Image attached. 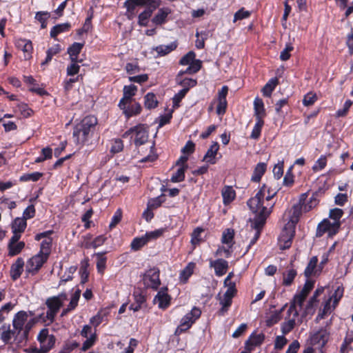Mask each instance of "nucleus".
Wrapping results in <instances>:
<instances>
[{
  "label": "nucleus",
  "instance_id": "bf43d9fd",
  "mask_svg": "<svg viewBox=\"0 0 353 353\" xmlns=\"http://www.w3.org/2000/svg\"><path fill=\"white\" fill-rule=\"evenodd\" d=\"M78 62H81V60H77V61H71V63L67 68L68 75L73 76L79 72L80 67L77 64Z\"/></svg>",
  "mask_w": 353,
  "mask_h": 353
},
{
  "label": "nucleus",
  "instance_id": "bb28decb",
  "mask_svg": "<svg viewBox=\"0 0 353 353\" xmlns=\"http://www.w3.org/2000/svg\"><path fill=\"white\" fill-rule=\"evenodd\" d=\"M17 46L19 48H21L25 53L24 58L26 59H29L30 57V53L32 50V45L31 41H26L24 39H20L17 41Z\"/></svg>",
  "mask_w": 353,
  "mask_h": 353
},
{
  "label": "nucleus",
  "instance_id": "37998d69",
  "mask_svg": "<svg viewBox=\"0 0 353 353\" xmlns=\"http://www.w3.org/2000/svg\"><path fill=\"white\" fill-rule=\"evenodd\" d=\"M25 247V243L20 241L14 244H8L9 255L15 256L19 254Z\"/></svg>",
  "mask_w": 353,
  "mask_h": 353
},
{
  "label": "nucleus",
  "instance_id": "49530a36",
  "mask_svg": "<svg viewBox=\"0 0 353 353\" xmlns=\"http://www.w3.org/2000/svg\"><path fill=\"white\" fill-rule=\"evenodd\" d=\"M194 268V263H189L186 268L181 272L180 279L183 283H186L188 278L192 274Z\"/></svg>",
  "mask_w": 353,
  "mask_h": 353
},
{
  "label": "nucleus",
  "instance_id": "f704fd0d",
  "mask_svg": "<svg viewBox=\"0 0 353 353\" xmlns=\"http://www.w3.org/2000/svg\"><path fill=\"white\" fill-rule=\"evenodd\" d=\"M144 105L148 109H152L157 106L158 101L152 92H148L144 97Z\"/></svg>",
  "mask_w": 353,
  "mask_h": 353
},
{
  "label": "nucleus",
  "instance_id": "dca6fc26",
  "mask_svg": "<svg viewBox=\"0 0 353 353\" xmlns=\"http://www.w3.org/2000/svg\"><path fill=\"white\" fill-rule=\"evenodd\" d=\"M123 110L127 118L139 114L141 111V106L139 103H128L123 106H119Z\"/></svg>",
  "mask_w": 353,
  "mask_h": 353
},
{
  "label": "nucleus",
  "instance_id": "2f4dec72",
  "mask_svg": "<svg viewBox=\"0 0 353 353\" xmlns=\"http://www.w3.org/2000/svg\"><path fill=\"white\" fill-rule=\"evenodd\" d=\"M27 223L26 220L23 218L17 217L12 223V232H19L23 233L26 228Z\"/></svg>",
  "mask_w": 353,
  "mask_h": 353
},
{
  "label": "nucleus",
  "instance_id": "4be33fe9",
  "mask_svg": "<svg viewBox=\"0 0 353 353\" xmlns=\"http://www.w3.org/2000/svg\"><path fill=\"white\" fill-rule=\"evenodd\" d=\"M221 194L223 204L225 205L230 204L236 197V192L232 186H225Z\"/></svg>",
  "mask_w": 353,
  "mask_h": 353
},
{
  "label": "nucleus",
  "instance_id": "f257e3e1",
  "mask_svg": "<svg viewBox=\"0 0 353 353\" xmlns=\"http://www.w3.org/2000/svg\"><path fill=\"white\" fill-rule=\"evenodd\" d=\"M265 190L266 185H263L256 195L250 199L247 203L252 212L256 214L254 219L256 228H263L274 205V203H267L266 205H264Z\"/></svg>",
  "mask_w": 353,
  "mask_h": 353
},
{
  "label": "nucleus",
  "instance_id": "f03ea898",
  "mask_svg": "<svg viewBox=\"0 0 353 353\" xmlns=\"http://www.w3.org/2000/svg\"><path fill=\"white\" fill-rule=\"evenodd\" d=\"M97 119L93 116H87L77 123L73 129V139L76 145L83 146L92 137Z\"/></svg>",
  "mask_w": 353,
  "mask_h": 353
},
{
  "label": "nucleus",
  "instance_id": "e433bc0d",
  "mask_svg": "<svg viewBox=\"0 0 353 353\" xmlns=\"http://www.w3.org/2000/svg\"><path fill=\"white\" fill-rule=\"evenodd\" d=\"M297 273L296 271L294 269H290L283 273V285L285 286L290 285L294 278L296 277Z\"/></svg>",
  "mask_w": 353,
  "mask_h": 353
},
{
  "label": "nucleus",
  "instance_id": "603ef678",
  "mask_svg": "<svg viewBox=\"0 0 353 353\" xmlns=\"http://www.w3.org/2000/svg\"><path fill=\"white\" fill-rule=\"evenodd\" d=\"M48 12H37L35 14V19L41 23V28L44 29L47 26L46 20L50 17Z\"/></svg>",
  "mask_w": 353,
  "mask_h": 353
},
{
  "label": "nucleus",
  "instance_id": "4c0bfd02",
  "mask_svg": "<svg viewBox=\"0 0 353 353\" xmlns=\"http://www.w3.org/2000/svg\"><path fill=\"white\" fill-rule=\"evenodd\" d=\"M188 165L180 167L176 172L172 174L171 181L174 183L181 182L185 179V172L188 169Z\"/></svg>",
  "mask_w": 353,
  "mask_h": 353
},
{
  "label": "nucleus",
  "instance_id": "0e129e2a",
  "mask_svg": "<svg viewBox=\"0 0 353 353\" xmlns=\"http://www.w3.org/2000/svg\"><path fill=\"white\" fill-rule=\"evenodd\" d=\"M317 97L315 93L309 92L303 98V103L305 106H310L316 101Z\"/></svg>",
  "mask_w": 353,
  "mask_h": 353
},
{
  "label": "nucleus",
  "instance_id": "aec40b11",
  "mask_svg": "<svg viewBox=\"0 0 353 353\" xmlns=\"http://www.w3.org/2000/svg\"><path fill=\"white\" fill-rule=\"evenodd\" d=\"M219 148V145L218 143L214 142L208 150L206 154L203 157V161L210 164H214L216 163L215 158Z\"/></svg>",
  "mask_w": 353,
  "mask_h": 353
},
{
  "label": "nucleus",
  "instance_id": "8fccbe9b",
  "mask_svg": "<svg viewBox=\"0 0 353 353\" xmlns=\"http://www.w3.org/2000/svg\"><path fill=\"white\" fill-rule=\"evenodd\" d=\"M176 48V44L173 43L167 45V46L161 45V46H157L155 50L157 51V52L159 54L163 56V55L168 54L171 51L174 50Z\"/></svg>",
  "mask_w": 353,
  "mask_h": 353
},
{
  "label": "nucleus",
  "instance_id": "338daca9",
  "mask_svg": "<svg viewBox=\"0 0 353 353\" xmlns=\"http://www.w3.org/2000/svg\"><path fill=\"white\" fill-rule=\"evenodd\" d=\"M163 197L164 196L162 194L159 196H157L154 199L150 200L148 203V206L149 208H152V209L157 208L164 201Z\"/></svg>",
  "mask_w": 353,
  "mask_h": 353
},
{
  "label": "nucleus",
  "instance_id": "b1692460",
  "mask_svg": "<svg viewBox=\"0 0 353 353\" xmlns=\"http://www.w3.org/2000/svg\"><path fill=\"white\" fill-rule=\"evenodd\" d=\"M16 331L10 330V325H3L0 327L1 339L6 343H8L12 337L16 339Z\"/></svg>",
  "mask_w": 353,
  "mask_h": 353
},
{
  "label": "nucleus",
  "instance_id": "680f3d73",
  "mask_svg": "<svg viewBox=\"0 0 353 353\" xmlns=\"http://www.w3.org/2000/svg\"><path fill=\"white\" fill-rule=\"evenodd\" d=\"M294 49L291 43H287L285 48L281 52L280 59L282 61H287L290 57V52Z\"/></svg>",
  "mask_w": 353,
  "mask_h": 353
},
{
  "label": "nucleus",
  "instance_id": "774afa93",
  "mask_svg": "<svg viewBox=\"0 0 353 353\" xmlns=\"http://www.w3.org/2000/svg\"><path fill=\"white\" fill-rule=\"evenodd\" d=\"M353 350V337H346L341 347V353H347V350Z\"/></svg>",
  "mask_w": 353,
  "mask_h": 353
},
{
  "label": "nucleus",
  "instance_id": "a878e982",
  "mask_svg": "<svg viewBox=\"0 0 353 353\" xmlns=\"http://www.w3.org/2000/svg\"><path fill=\"white\" fill-rule=\"evenodd\" d=\"M254 114L256 119H263L265 115L264 104L261 99L256 98L254 101Z\"/></svg>",
  "mask_w": 353,
  "mask_h": 353
},
{
  "label": "nucleus",
  "instance_id": "a211bd4d",
  "mask_svg": "<svg viewBox=\"0 0 353 353\" xmlns=\"http://www.w3.org/2000/svg\"><path fill=\"white\" fill-rule=\"evenodd\" d=\"M166 290H160L154 299V302L158 304L159 307L165 309L170 305V297L166 293Z\"/></svg>",
  "mask_w": 353,
  "mask_h": 353
},
{
  "label": "nucleus",
  "instance_id": "4d7b16f0",
  "mask_svg": "<svg viewBox=\"0 0 353 353\" xmlns=\"http://www.w3.org/2000/svg\"><path fill=\"white\" fill-rule=\"evenodd\" d=\"M187 93V89H182L174 96L172 98L174 108H178L179 106L180 102Z\"/></svg>",
  "mask_w": 353,
  "mask_h": 353
},
{
  "label": "nucleus",
  "instance_id": "412c9836",
  "mask_svg": "<svg viewBox=\"0 0 353 353\" xmlns=\"http://www.w3.org/2000/svg\"><path fill=\"white\" fill-rule=\"evenodd\" d=\"M323 292V288H318L315 290L312 296L310 299L308 303L306 305L305 314V315L309 313H313L314 312V307L318 302L317 298L318 296L321 294Z\"/></svg>",
  "mask_w": 353,
  "mask_h": 353
},
{
  "label": "nucleus",
  "instance_id": "ea45409f",
  "mask_svg": "<svg viewBox=\"0 0 353 353\" xmlns=\"http://www.w3.org/2000/svg\"><path fill=\"white\" fill-rule=\"evenodd\" d=\"M154 9L148 8L143 12L139 15V24L141 26H146L148 23V19L152 15V13Z\"/></svg>",
  "mask_w": 353,
  "mask_h": 353
},
{
  "label": "nucleus",
  "instance_id": "0eeeda50",
  "mask_svg": "<svg viewBox=\"0 0 353 353\" xmlns=\"http://www.w3.org/2000/svg\"><path fill=\"white\" fill-rule=\"evenodd\" d=\"M201 314V312L199 308L196 307H193L189 313L182 318L180 325L176 327L174 332V334L180 335L183 332L188 330L194 321L200 317Z\"/></svg>",
  "mask_w": 353,
  "mask_h": 353
},
{
  "label": "nucleus",
  "instance_id": "f8f14e48",
  "mask_svg": "<svg viewBox=\"0 0 353 353\" xmlns=\"http://www.w3.org/2000/svg\"><path fill=\"white\" fill-rule=\"evenodd\" d=\"M137 87L134 85H125L123 87V96L120 100L119 106H123L128 103H132L133 97L136 94Z\"/></svg>",
  "mask_w": 353,
  "mask_h": 353
},
{
  "label": "nucleus",
  "instance_id": "f3484780",
  "mask_svg": "<svg viewBox=\"0 0 353 353\" xmlns=\"http://www.w3.org/2000/svg\"><path fill=\"white\" fill-rule=\"evenodd\" d=\"M24 267V261L22 258H18L15 263H14L10 268V276L13 281L19 279L23 271Z\"/></svg>",
  "mask_w": 353,
  "mask_h": 353
},
{
  "label": "nucleus",
  "instance_id": "58836bf2",
  "mask_svg": "<svg viewBox=\"0 0 353 353\" xmlns=\"http://www.w3.org/2000/svg\"><path fill=\"white\" fill-rule=\"evenodd\" d=\"M52 239L51 238L44 239L41 243V249L39 253L49 257L52 246Z\"/></svg>",
  "mask_w": 353,
  "mask_h": 353
},
{
  "label": "nucleus",
  "instance_id": "c756f323",
  "mask_svg": "<svg viewBox=\"0 0 353 353\" xmlns=\"http://www.w3.org/2000/svg\"><path fill=\"white\" fill-rule=\"evenodd\" d=\"M71 25L69 23L57 24L52 28L50 31V37L55 39L59 34L68 31Z\"/></svg>",
  "mask_w": 353,
  "mask_h": 353
},
{
  "label": "nucleus",
  "instance_id": "de8ad7c7",
  "mask_svg": "<svg viewBox=\"0 0 353 353\" xmlns=\"http://www.w3.org/2000/svg\"><path fill=\"white\" fill-rule=\"evenodd\" d=\"M264 124V121L263 119H256V122L254 125V127L252 130V132L250 135V138L253 139H257L261 134V128Z\"/></svg>",
  "mask_w": 353,
  "mask_h": 353
},
{
  "label": "nucleus",
  "instance_id": "423d86ee",
  "mask_svg": "<svg viewBox=\"0 0 353 353\" xmlns=\"http://www.w3.org/2000/svg\"><path fill=\"white\" fill-rule=\"evenodd\" d=\"M130 136V138L134 137V144L139 148V146L145 144L148 140V132L146 130L144 125H138L133 128H131L126 131L123 137H128Z\"/></svg>",
  "mask_w": 353,
  "mask_h": 353
},
{
  "label": "nucleus",
  "instance_id": "5701e85b",
  "mask_svg": "<svg viewBox=\"0 0 353 353\" xmlns=\"http://www.w3.org/2000/svg\"><path fill=\"white\" fill-rule=\"evenodd\" d=\"M170 12L171 10L168 8H160L152 19V22L156 25H161L165 22L166 18Z\"/></svg>",
  "mask_w": 353,
  "mask_h": 353
},
{
  "label": "nucleus",
  "instance_id": "4468645a",
  "mask_svg": "<svg viewBox=\"0 0 353 353\" xmlns=\"http://www.w3.org/2000/svg\"><path fill=\"white\" fill-rule=\"evenodd\" d=\"M265 339V335L263 333L256 334V332L252 333L249 339L245 343V348L252 350L254 347L259 346L263 342Z\"/></svg>",
  "mask_w": 353,
  "mask_h": 353
},
{
  "label": "nucleus",
  "instance_id": "1a4fd4ad",
  "mask_svg": "<svg viewBox=\"0 0 353 353\" xmlns=\"http://www.w3.org/2000/svg\"><path fill=\"white\" fill-rule=\"evenodd\" d=\"M48 257L39 253L31 257L26 263V272L32 275L36 274L43 265L47 261Z\"/></svg>",
  "mask_w": 353,
  "mask_h": 353
},
{
  "label": "nucleus",
  "instance_id": "a19ab883",
  "mask_svg": "<svg viewBox=\"0 0 353 353\" xmlns=\"http://www.w3.org/2000/svg\"><path fill=\"white\" fill-rule=\"evenodd\" d=\"M284 305L280 310L275 311L267 320L266 325L267 326H272L274 324L278 323L281 319V313L283 311L285 307Z\"/></svg>",
  "mask_w": 353,
  "mask_h": 353
},
{
  "label": "nucleus",
  "instance_id": "5fc2aeb1",
  "mask_svg": "<svg viewBox=\"0 0 353 353\" xmlns=\"http://www.w3.org/2000/svg\"><path fill=\"white\" fill-rule=\"evenodd\" d=\"M42 175L43 174L39 172L30 174H25L20 177L19 180L21 181H37L42 176Z\"/></svg>",
  "mask_w": 353,
  "mask_h": 353
},
{
  "label": "nucleus",
  "instance_id": "7c9ffc66",
  "mask_svg": "<svg viewBox=\"0 0 353 353\" xmlns=\"http://www.w3.org/2000/svg\"><path fill=\"white\" fill-rule=\"evenodd\" d=\"M201 68V61L199 59L192 63L184 71H180L176 77H181L184 74H194L198 72Z\"/></svg>",
  "mask_w": 353,
  "mask_h": 353
},
{
  "label": "nucleus",
  "instance_id": "69168bd1",
  "mask_svg": "<svg viewBox=\"0 0 353 353\" xmlns=\"http://www.w3.org/2000/svg\"><path fill=\"white\" fill-rule=\"evenodd\" d=\"M18 108L23 117L26 118L30 117L33 113L32 110L26 103H19Z\"/></svg>",
  "mask_w": 353,
  "mask_h": 353
},
{
  "label": "nucleus",
  "instance_id": "cd10ccee",
  "mask_svg": "<svg viewBox=\"0 0 353 353\" xmlns=\"http://www.w3.org/2000/svg\"><path fill=\"white\" fill-rule=\"evenodd\" d=\"M266 170V164L265 163H258L254 170V173L252 176V181L258 182L261 180L262 176Z\"/></svg>",
  "mask_w": 353,
  "mask_h": 353
},
{
  "label": "nucleus",
  "instance_id": "39448f33",
  "mask_svg": "<svg viewBox=\"0 0 353 353\" xmlns=\"http://www.w3.org/2000/svg\"><path fill=\"white\" fill-rule=\"evenodd\" d=\"M68 299L65 293H61L57 296L49 297L46 301V305L48 307L46 318L50 322L54 321V317L59 312V309L63 304V302Z\"/></svg>",
  "mask_w": 353,
  "mask_h": 353
},
{
  "label": "nucleus",
  "instance_id": "ddd939ff",
  "mask_svg": "<svg viewBox=\"0 0 353 353\" xmlns=\"http://www.w3.org/2000/svg\"><path fill=\"white\" fill-rule=\"evenodd\" d=\"M210 266L214 268V272L216 276H221L225 274L228 268V263L223 259L217 260H210Z\"/></svg>",
  "mask_w": 353,
  "mask_h": 353
},
{
  "label": "nucleus",
  "instance_id": "6ab92c4d",
  "mask_svg": "<svg viewBox=\"0 0 353 353\" xmlns=\"http://www.w3.org/2000/svg\"><path fill=\"white\" fill-rule=\"evenodd\" d=\"M328 339L329 333L326 330L321 329L312 335L311 341L313 344H319L323 347L327 342Z\"/></svg>",
  "mask_w": 353,
  "mask_h": 353
},
{
  "label": "nucleus",
  "instance_id": "9b49d317",
  "mask_svg": "<svg viewBox=\"0 0 353 353\" xmlns=\"http://www.w3.org/2000/svg\"><path fill=\"white\" fill-rule=\"evenodd\" d=\"M81 335L86 338L87 339L83 342L81 350L86 351L92 346L94 345L96 340H97V334L95 332H92V327L90 325H85L83 327V329L81 332Z\"/></svg>",
  "mask_w": 353,
  "mask_h": 353
},
{
  "label": "nucleus",
  "instance_id": "c03bdc74",
  "mask_svg": "<svg viewBox=\"0 0 353 353\" xmlns=\"http://www.w3.org/2000/svg\"><path fill=\"white\" fill-rule=\"evenodd\" d=\"M108 312H106V310H101L90 319V323L94 327H97L103 322L104 317L106 316Z\"/></svg>",
  "mask_w": 353,
  "mask_h": 353
},
{
  "label": "nucleus",
  "instance_id": "864d4df0",
  "mask_svg": "<svg viewBox=\"0 0 353 353\" xmlns=\"http://www.w3.org/2000/svg\"><path fill=\"white\" fill-rule=\"evenodd\" d=\"M291 314H292V318L282 324L281 330L283 334L289 333L295 325V320L296 317H294V313Z\"/></svg>",
  "mask_w": 353,
  "mask_h": 353
},
{
  "label": "nucleus",
  "instance_id": "c9c22d12",
  "mask_svg": "<svg viewBox=\"0 0 353 353\" xmlns=\"http://www.w3.org/2000/svg\"><path fill=\"white\" fill-rule=\"evenodd\" d=\"M55 343V338L51 335L49 338L40 343V353H47L54 346Z\"/></svg>",
  "mask_w": 353,
  "mask_h": 353
},
{
  "label": "nucleus",
  "instance_id": "79ce46f5",
  "mask_svg": "<svg viewBox=\"0 0 353 353\" xmlns=\"http://www.w3.org/2000/svg\"><path fill=\"white\" fill-rule=\"evenodd\" d=\"M60 51H61V47L59 44H56L54 46L50 48L47 50L46 58L45 61L41 63V65H43L48 63L52 60V57L54 55L58 54Z\"/></svg>",
  "mask_w": 353,
  "mask_h": 353
},
{
  "label": "nucleus",
  "instance_id": "e2e57ef3",
  "mask_svg": "<svg viewBox=\"0 0 353 353\" xmlns=\"http://www.w3.org/2000/svg\"><path fill=\"white\" fill-rule=\"evenodd\" d=\"M234 235V230L227 229L223 233L222 236V243L229 244L232 243Z\"/></svg>",
  "mask_w": 353,
  "mask_h": 353
},
{
  "label": "nucleus",
  "instance_id": "c85d7f7f",
  "mask_svg": "<svg viewBox=\"0 0 353 353\" xmlns=\"http://www.w3.org/2000/svg\"><path fill=\"white\" fill-rule=\"evenodd\" d=\"M176 81L179 85L183 87V89H187V92L190 88H193L196 85V80L191 78L182 79L181 77H176Z\"/></svg>",
  "mask_w": 353,
  "mask_h": 353
},
{
  "label": "nucleus",
  "instance_id": "7ed1b4c3",
  "mask_svg": "<svg viewBox=\"0 0 353 353\" xmlns=\"http://www.w3.org/2000/svg\"><path fill=\"white\" fill-rule=\"evenodd\" d=\"M299 220V213L294 208L293 215L285 225L279 237V245L281 250H285L290 248L295 234V226Z\"/></svg>",
  "mask_w": 353,
  "mask_h": 353
},
{
  "label": "nucleus",
  "instance_id": "6e6d98bb",
  "mask_svg": "<svg viewBox=\"0 0 353 353\" xmlns=\"http://www.w3.org/2000/svg\"><path fill=\"white\" fill-rule=\"evenodd\" d=\"M195 56L196 55L194 52L190 51L181 59L179 63L183 65H190L196 61Z\"/></svg>",
  "mask_w": 353,
  "mask_h": 353
},
{
  "label": "nucleus",
  "instance_id": "2eb2a0df",
  "mask_svg": "<svg viewBox=\"0 0 353 353\" xmlns=\"http://www.w3.org/2000/svg\"><path fill=\"white\" fill-rule=\"evenodd\" d=\"M306 296L297 293L294 295L293 300L290 303V307L288 310V314L290 317L291 315V313H294V317H297L299 316V311L296 310V305H299L300 307H302V305L305 300Z\"/></svg>",
  "mask_w": 353,
  "mask_h": 353
},
{
  "label": "nucleus",
  "instance_id": "72a5a7b5",
  "mask_svg": "<svg viewBox=\"0 0 353 353\" xmlns=\"http://www.w3.org/2000/svg\"><path fill=\"white\" fill-rule=\"evenodd\" d=\"M317 263H318L317 256H312L310 259V260L305 270V272H304V274L307 278H309L312 274H315Z\"/></svg>",
  "mask_w": 353,
  "mask_h": 353
},
{
  "label": "nucleus",
  "instance_id": "393cba45",
  "mask_svg": "<svg viewBox=\"0 0 353 353\" xmlns=\"http://www.w3.org/2000/svg\"><path fill=\"white\" fill-rule=\"evenodd\" d=\"M83 47V43L75 42L68 49V53L70 55L71 61H77L78 55L81 52Z\"/></svg>",
  "mask_w": 353,
  "mask_h": 353
},
{
  "label": "nucleus",
  "instance_id": "9d476101",
  "mask_svg": "<svg viewBox=\"0 0 353 353\" xmlns=\"http://www.w3.org/2000/svg\"><path fill=\"white\" fill-rule=\"evenodd\" d=\"M143 281L147 288L157 289L161 283L159 270L157 268L150 269L143 274Z\"/></svg>",
  "mask_w": 353,
  "mask_h": 353
},
{
  "label": "nucleus",
  "instance_id": "6e6552de",
  "mask_svg": "<svg viewBox=\"0 0 353 353\" xmlns=\"http://www.w3.org/2000/svg\"><path fill=\"white\" fill-rule=\"evenodd\" d=\"M339 230V224L338 222H331L328 219H325L318 224L316 236L321 237L327 232L328 236L332 237L337 234Z\"/></svg>",
  "mask_w": 353,
  "mask_h": 353
},
{
  "label": "nucleus",
  "instance_id": "a18cd8bd",
  "mask_svg": "<svg viewBox=\"0 0 353 353\" xmlns=\"http://www.w3.org/2000/svg\"><path fill=\"white\" fill-rule=\"evenodd\" d=\"M96 256L97 259V268L99 273L103 274L106 267L107 259L105 256H104L103 253H97L96 254Z\"/></svg>",
  "mask_w": 353,
  "mask_h": 353
},
{
  "label": "nucleus",
  "instance_id": "09e8293b",
  "mask_svg": "<svg viewBox=\"0 0 353 353\" xmlns=\"http://www.w3.org/2000/svg\"><path fill=\"white\" fill-rule=\"evenodd\" d=\"M148 242V241L145 236H141L140 238H135L131 243V248L134 251L139 250Z\"/></svg>",
  "mask_w": 353,
  "mask_h": 353
},
{
  "label": "nucleus",
  "instance_id": "052dcab7",
  "mask_svg": "<svg viewBox=\"0 0 353 353\" xmlns=\"http://www.w3.org/2000/svg\"><path fill=\"white\" fill-rule=\"evenodd\" d=\"M202 232H203V230L201 228H196L193 231L191 238V243L193 245L195 246L201 242V239L200 238V235Z\"/></svg>",
  "mask_w": 353,
  "mask_h": 353
},
{
  "label": "nucleus",
  "instance_id": "20e7f679",
  "mask_svg": "<svg viewBox=\"0 0 353 353\" xmlns=\"http://www.w3.org/2000/svg\"><path fill=\"white\" fill-rule=\"evenodd\" d=\"M28 314L26 312L21 311L17 313L13 319V330L16 331V340L22 343L28 339L30 325L27 323Z\"/></svg>",
  "mask_w": 353,
  "mask_h": 353
},
{
  "label": "nucleus",
  "instance_id": "13d9d810",
  "mask_svg": "<svg viewBox=\"0 0 353 353\" xmlns=\"http://www.w3.org/2000/svg\"><path fill=\"white\" fill-rule=\"evenodd\" d=\"M327 164V159L326 157L322 155L314 163L312 167V170L314 172L319 171L323 170Z\"/></svg>",
  "mask_w": 353,
  "mask_h": 353
},
{
  "label": "nucleus",
  "instance_id": "3c124183",
  "mask_svg": "<svg viewBox=\"0 0 353 353\" xmlns=\"http://www.w3.org/2000/svg\"><path fill=\"white\" fill-rule=\"evenodd\" d=\"M343 214V210L340 208H334L332 210H330L329 213V217L330 219H332L333 222H338L339 224V228L341 227V218L342 217Z\"/></svg>",
  "mask_w": 353,
  "mask_h": 353
},
{
  "label": "nucleus",
  "instance_id": "473e14b6",
  "mask_svg": "<svg viewBox=\"0 0 353 353\" xmlns=\"http://www.w3.org/2000/svg\"><path fill=\"white\" fill-rule=\"evenodd\" d=\"M279 83L277 78H272L262 88L263 94L265 97H270L272 91Z\"/></svg>",
  "mask_w": 353,
  "mask_h": 353
}]
</instances>
